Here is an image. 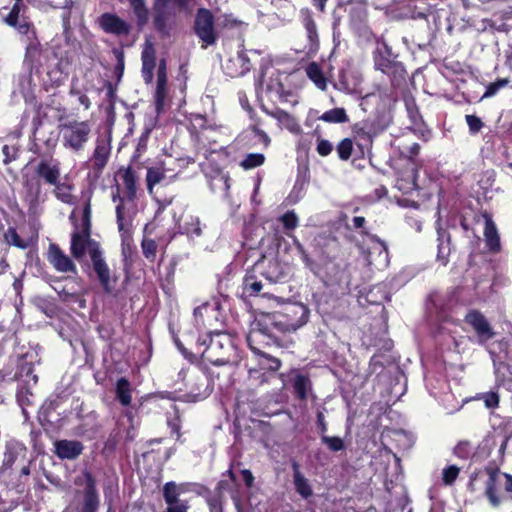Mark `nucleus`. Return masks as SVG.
<instances>
[{
    "label": "nucleus",
    "instance_id": "obj_1",
    "mask_svg": "<svg viewBox=\"0 0 512 512\" xmlns=\"http://www.w3.org/2000/svg\"><path fill=\"white\" fill-rule=\"evenodd\" d=\"M309 318V309L302 303H292L284 308L283 312L275 314H263L252 324L247 342L251 349L255 350L252 342L258 334L270 335L274 326L282 332H294L304 326Z\"/></svg>",
    "mask_w": 512,
    "mask_h": 512
},
{
    "label": "nucleus",
    "instance_id": "obj_2",
    "mask_svg": "<svg viewBox=\"0 0 512 512\" xmlns=\"http://www.w3.org/2000/svg\"><path fill=\"white\" fill-rule=\"evenodd\" d=\"M58 129L63 147L79 152L84 149L90 138L92 125L89 121H78L66 117L60 119Z\"/></svg>",
    "mask_w": 512,
    "mask_h": 512
},
{
    "label": "nucleus",
    "instance_id": "obj_3",
    "mask_svg": "<svg viewBox=\"0 0 512 512\" xmlns=\"http://www.w3.org/2000/svg\"><path fill=\"white\" fill-rule=\"evenodd\" d=\"M209 339V344L202 353L204 359L217 366L230 363V354L233 351L230 337L224 333L217 332L210 335Z\"/></svg>",
    "mask_w": 512,
    "mask_h": 512
},
{
    "label": "nucleus",
    "instance_id": "obj_4",
    "mask_svg": "<svg viewBox=\"0 0 512 512\" xmlns=\"http://www.w3.org/2000/svg\"><path fill=\"white\" fill-rule=\"evenodd\" d=\"M25 7L23 4L15 3L11 9L4 8L2 17L4 22L14 27L22 36L24 43L37 38L33 24L24 16Z\"/></svg>",
    "mask_w": 512,
    "mask_h": 512
},
{
    "label": "nucleus",
    "instance_id": "obj_5",
    "mask_svg": "<svg viewBox=\"0 0 512 512\" xmlns=\"http://www.w3.org/2000/svg\"><path fill=\"white\" fill-rule=\"evenodd\" d=\"M366 265H374L382 269L389 264V254L386 244L374 235H366V240L359 244Z\"/></svg>",
    "mask_w": 512,
    "mask_h": 512
},
{
    "label": "nucleus",
    "instance_id": "obj_6",
    "mask_svg": "<svg viewBox=\"0 0 512 512\" xmlns=\"http://www.w3.org/2000/svg\"><path fill=\"white\" fill-rule=\"evenodd\" d=\"M464 322L475 333L479 344H484L495 336L490 322L477 310H470L465 315Z\"/></svg>",
    "mask_w": 512,
    "mask_h": 512
},
{
    "label": "nucleus",
    "instance_id": "obj_7",
    "mask_svg": "<svg viewBox=\"0 0 512 512\" xmlns=\"http://www.w3.org/2000/svg\"><path fill=\"white\" fill-rule=\"evenodd\" d=\"M195 31L204 43V48L215 43L214 22L210 11L206 9H200L198 11L195 20Z\"/></svg>",
    "mask_w": 512,
    "mask_h": 512
},
{
    "label": "nucleus",
    "instance_id": "obj_8",
    "mask_svg": "<svg viewBox=\"0 0 512 512\" xmlns=\"http://www.w3.org/2000/svg\"><path fill=\"white\" fill-rule=\"evenodd\" d=\"M125 206L121 203L116 206V218L118 224V230L121 234L122 240V253L126 256L131 251L132 237L131 227L133 216L131 213L125 211Z\"/></svg>",
    "mask_w": 512,
    "mask_h": 512
},
{
    "label": "nucleus",
    "instance_id": "obj_9",
    "mask_svg": "<svg viewBox=\"0 0 512 512\" xmlns=\"http://www.w3.org/2000/svg\"><path fill=\"white\" fill-rule=\"evenodd\" d=\"M100 250L99 244L90 238V230L83 229L80 232H74L71 238V253L77 260L82 259L86 252L92 258V249Z\"/></svg>",
    "mask_w": 512,
    "mask_h": 512
},
{
    "label": "nucleus",
    "instance_id": "obj_10",
    "mask_svg": "<svg viewBox=\"0 0 512 512\" xmlns=\"http://www.w3.org/2000/svg\"><path fill=\"white\" fill-rule=\"evenodd\" d=\"M182 488L174 482H168L163 487V498L166 504V512H188L189 502L181 499Z\"/></svg>",
    "mask_w": 512,
    "mask_h": 512
},
{
    "label": "nucleus",
    "instance_id": "obj_11",
    "mask_svg": "<svg viewBox=\"0 0 512 512\" xmlns=\"http://www.w3.org/2000/svg\"><path fill=\"white\" fill-rule=\"evenodd\" d=\"M91 261L101 286L106 292L110 293L114 288L116 280L111 276L110 268L102 257V251L93 248Z\"/></svg>",
    "mask_w": 512,
    "mask_h": 512
},
{
    "label": "nucleus",
    "instance_id": "obj_12",
    "mask_svg": "<svg viewBox=\"0 0 512 512\" xmlns=\"http://www.w3.org/2000/svg\"><path fill=\"white\" fill-rule=\"evenodd\" d=\"M255 269L270 283H276L284 278V269L273 256H263L256 264Z\"/></svg>",
    "mask_w": 512,
    "mask_h": 512
},
{
    "label": "nucleus",
    "instance_id": "obj_13",
    "mask_svg": "<svg viewBox=\"0 0 512 512\" xmlns=\"http://www.w3.org/2000/svg\"><path fill=\"white\" fill-rule=\"evenodd\" d=\"M97 23L104 32L117 36L127 35L130 31V25L113 13L102 14Z\"/></svg>",
    "mask_w": 512,
    "mask_h": 512
},
{
    "label": "nucleus",
    "instance_id": "obj_14",
    "mask_svg": "<svg viewBox=\"0 0 512 512\" xmlns=\"http://www.w3.org/2000/svg\"><path fill=\"white\" fill-rule=\"evenodd\" d=\"M48 260L52 266L61 273H77L76 265L69 256L55 244H51L48 250Z\"/></svg>",
    "mask_w": 512,
    "mask_h": 512
},
{
    "label": "nucleus",
    "instance_id": "obj_15",
    "mask_svg": "<svg viewBox=\"0 0 512 512\" xmlns=\"http://www.w3.org/2000/svg\"><path fill=\"white\" fill-rule=\"evenodd\" d=\"M36 173L47 184L54 185L60 180V162L53 158H44L38 163Z\"/></svg>",
    "mask_w": 512,
    "mask_h": 512
},
{
    "label": "nucleus",
    "instance_id": "obj_16",
    "mask_svg": "<svg viewBox=\"0 0 512 512\" xmlns=\"http://www.w3.org/2000/svg\"><path fill=\"white\" fill-rule=\"evenodd\" d=\"M25 45L23 65L31 74L34 70L37 71L42 65V46L38 38L26 42Z\"/></svg>",
    "mask_w": 512,
    "mask_h": 512
},
{
    "label": "nucleus",
    "instance_id": "obj_17",
    "mask_svg": "<svg viewBox=\"0 0 512 512\" xmlns=\"http://www.w3.org/2000/svg\"><path fill=\"white\" fill-rule=\"evenodd\" d=\"M176 176L177 174L174 173V169L167 167L165 164L149 168L146 176L149 192L151 193L153 187L157 184L162 182H172Z\"/></svg>",
    "mask_w": 512,
    "mask_h": 512
},
{
    "label": "nucleus",
    "instance_id": "obj_18",
    "mask_svg": "<svg viewBox=\"0 0 512 512\" xmlns=\"http://www.w3.org/2000/svg\"><path fill=\"white\" fill-rule=\"evenodd\" d=\"M250 68V59L244 50H239L237 55L230 58L224 66L226 73L231 77L243 76Z\"/></svg>",
    "mask_w": 512,
    "mask_h": 512
},
{
    "label": "nucleus",
    "instance_id": "obj_19",
    "mask_svg": "<svg viewBox=\"0 0 512 512\" xmlns=\"http://www.w3.org/2000/svg\"><path fill=\"white\" fill-rule=\"evenodd\" d=\"M167 99V70L165 60H161L157 72V86L155 92L156 109L160 112L166 105Z\"/></svg>",
    "mask_w": 512,
    "mask_h": 512
},
{
    "label": "nucleus",
    "instance_id": "obj_20",
    "mask_svg": "<svg viewBox=\"0 0 512 512\" xmlns=\"http://www.w3.org/2000/svg\"><path fill=\"white\" fill-rule=\"evenodd\" d=\"M266 113L277 120L281 129H286L294 135H300L302 133V128L298 120L288 112L278 108L272 111H266Z\"/></svg>",
    "mask_w": 512,
    "mask_h": 512
},
{
    "label": "nucleus",
    "instance_id": "obj_21",
    "mask_svg": "<svg viewBox=\"0 0 512 512\" xmlns=\"http://www.w3.org/2000/svg\"><path fill=\"white\" fill-rule=\"evenodd\" d=\"M55 453L60 459L73 460L77 458L84 449L83 444L76 440H59L54 443Z\"/></svg>",
    "mask_w": 512,
    "mask_h": 512
},
{
    "label": "nucleus",
    "instance_id": "obj_22",
    "mask_svg": "<svg viewBox=\"0 0 512 512\" xmlns=\"http://www.w3.org/2000/svg\"><path fill=\"white\" fill-rule=\"evenodd\" d=\"M374 63L376 69L383 73H389L391 68L395 65V62L392 59V52L385 43L377 45L374 53Z\"/></svg>",
    "mask_w": 512,
    "mask_h": 512
},
{
    "label": "nucleus",
    "instance_id": "obj_23",
    "mask_svg": "<svg viewBox=\"0 0 512 512\" xmlns=\"http://www.w3.org/2000/svg\"><path fill=\"white\" fill-rule=\"evenodd\" d=\"M111 152V143L108 137H100L97 139L96 147L93 153L94 166L101 170L108 162Z\"/></svg>",
    "mask_w": 512,
    "mask_h": 512
},
{
    "label": "nucleus",
    "instance_id": "obj_24",
    "mask_svg": "<svg viewBox=\"0 0 512 512\" xmlns=\"http://www.w3.org/2000/svg\"><path fill=\"white\" fill-rule=\"evenodd\" d=\"M142 74L144 80L149 83L153 78V69L155 67V49L151 42L145 43L142 51Z\"/></svg>",
    "mask_w": 512,
    "mask_h": 512
},
{
    "label": "nucleus",
    "instance_id": "obj_25",
    "mask_svg": "<svg viewBox=\"0 0 512 512\" xmlns=\"http://www.w3.org/2000/svg\"><path fill=\"white\" fill-rule=\"evenodd\" d=\"M25 200L29 204V209L34 213L44 202L45 195L42 193L41 184L38 181L27 183Z\"/></svg>",
    "mask_w": 512,
    "mask_h": 512
},
{
    "label": "nucleus",
    "instance_id": "obj_26",
    "mask_svg": "<svg viewBox=\"0 0 512 512\" xmlns=\"http://www.w3.org/2000/svg\"><path fill=\"white\" fill-rule=\"evenodd\" d=\"M53 186V194L59 201L68 205L76 204V196L73 194L74 185L72 183L59 180Z\"/></svg>",
    "mask_w": 512,
    "mask_h": 512
},
{
    "label": "nucleus",
    "instance_id": "obj_27",
    "mask_svg": "<svg viewBox=\"0 0 512 512\" xmlns=\"http://www.w3.org/2000/svg\"><path fill=\"white\" fill-rule=\"evenodd\" d=\"M485 218V228H484V236L486 240V244L488 248L492 251H498L500 248V239L498 236V232L496 226L492 219L488 215H484Z\"/></svg>",
    "mask_w": 512,
    "mask_h": 512
},
{
    "label": "nucleus",
    "instance_id": "obj_28",
    "mask_svg": "<svg viewBox=\"0 0 512 512\" xmlns=\"http://www.w3.org/2000/svg\"><path fill=\"white\" fill-rule=\"evenodd\" d=\"M99 506L98 495L95 491V486L92 479L89 478L88 484L85 489L84 504L82 512H96Z\"/></svg>",
    "mask_w": 512,
    "mask_h": 512
},
{
    "label": "nucleus",
    "instance_id": "obj_29",
    "mask_svg": "<svg viewBox=\"0 0 512 512\" xmlns=\"http://www.w3.org/2000/svg\"><path fill=\"white\" fill-rule=\"evenodd\" d=\"M294 469V485L296 491L304 498H308L312 495V489L308 480L303 476L299 470V466L296 462L293 463Z\"/></svg>",
    "mask_w": 512,
    "mask_h": 512
},
{
    "label": "nucleus",
    "instance_id": "obj_30",
    "mask_svg": "<svg viewBox=\"0 0 512 512\" xmlns=\"http://www.w3.org/2000/svg\"><path fill=\"white\" fill-rule=\"evenodd\" d=\"M437 234H438V254L437 257L439 260L442 261V263H446L447 258L450 254L451 248H450V236L441 228H437Z\"/></svg>",
    "mask_w": 512,
    "mask_h": 512
},
{
    "label": "nucleus",
    "instance_id": "obj_31",
    "mask_svg": "<svg viewBox=\"0 0 512 512\" xmlns=\"http://www.w3.org/2000/svg\"><path fill=\"white\" fill-rule=\"evenodd\" d=\"M120 177L127 192L130 202H132L136 193V176L131 168H127L120 172Z\"/></svg>",
    "mask_w": 512,
    "mask_h": 512
},
{
    "label": "nucleus",
    "instance_id": "obj_32",
    "mask_svg": "<svg viewBox=\"0 0 512 512\" xmlns=\"http://www.w3.org/2000/svg\"><path fill=\"white\" fill-rule=\"evenodd\" d=\"M116 396L123 406H128L131 403V388L130 383L125 378H120L116 384Z\"/></svg>",
    "mask_w": 512,
    "mask_h": 512
},
{
    "label": "nucleus",
    "instance_id": "obj_33",
    "mask_svg": "<svg viewBox=\"0 0 512 512\" xmlns=\"http://www.w3.org/2000/svg\"><path fill=\"white\" fill-rule=\"evenodd\" d=\"M306 73L309 79L321 90H325L327 83L326 79L320 69L319 65L315 62L310 63L306 68Z\"/></svg>",
    "mask_w": 512,
    "mask_h": 512
},
{
    "label": "nucleus",
    "instance_id": "obj_34",
    "mask_svg": "<svg viewBox=\"0 0 512 512\" xmlns=\"http://www.w3.org/2000/svg\"><path fill=\"white\" fill-rule=\"evenodd\" d=\"M319 119L327 123H345L348 121V116L345 109L334 108L324 112Z\"/></svg>",
    "mask_w": 512,
    "mask_h": 512
},
{
    "label": "nucleus",
    "instance_id": "obj_35",
    "mask_svg": "<svg viewBox=\"0 0 512 512\" xmlns=\"http://www.w3.org/2000/svg\"><path fill=\"white\" fill-rule=\"evenodd\" d=\"M265 156L262 153H249L239 162V166L244 170H251L263 165Z\"/></svg>",
    "mask_w": 512,
    "mask_h": 512
},
{
    "label": "nucleus",
    "instance_id": "obj_36",
    "mask_svg": "<svg viewBox=\"0 0 512 512\" xmlns=\"http://www.w3.org/2000/svg\"><path fill=\"white\" fill-rule=\"evenodd\" d=\"M183 230L190 238L200 237L202 234L200 219L195 216H190L185 221Z\"/></svg>",
    "mask_w": 512,
    "mask_h": 512
},
{
    "label": "nucleus",
    "instance_id": "obj_37",
    "mask_svg": "<svg viewBox=\"0 0 512 512\" xmlns=\"http://www.w3.org/2000/svg\"><path fill=\"white\" fill-rule=\"evenodd\" d=\"M496 477L495 473H491L486 481V496L488 497L490 503L493 506H498L500 504V499L496 495Z\"/></svg>",
    "mask_w": 512,
    "mask_h": 512
},
{
    "label": "nucleus",
    "instance_id": "obj_38",
    "mask_svg": "<svg viewBox=\"0 0 512 512\" xmlns=\"http://www.w3.org/2000/svg\"><path fill=\"white\" fill-rule=\"evenodd\" d=\"M309 389H310L309 379L303 375L296 376V378L294 380V390L300 399H305L307 397Z\"/></svg>",
    "mask_w": 512,
    "mask_h": 512
},
{
    "label": "nucleus",
    "instance_id": "obj_39",
    "mask_svg": "<svg viewBox=\"0 0 512 512\" xmlns=\"http://www.w3.org/2000/svg\"><path fill=\"white\" fill-rule=\"evenodd\" d=\"M353 142L350 138L343 139L336 148L337 154L341 160H348L352 154Z\"/></svg>",
    "mask_w": 512,
    "mask_h": 512
},
{
    "label": "nucleus",
    "instance_id": "obj_40",
    "mask_svg": "<svg viewBox=\"0 0 512 512\" xmlns=\"http://www.w3.org/2000/svg\"><path fill=\"white\" fill-rule=\"evenodd\" d=\"M130 4L140 24H144L148 18V11L143 0H130Z\"/></svg>",
    "mask_w": 512,
    "mask_h": 512
},
{
    "label": "nucleus",
    "instance_id": "obj_41",
    "mask_svg": "<svg viewBox=\"0 0 512 512\" xmlns=\"http://www.w3.org/2000/svg\"><path fill=\"white\" fill-rule=\"evenodd\" d=\"M207 378L204 375H201L199 379H197V387L196 389H192V393L195 397V400L204 399L209 395V391L207 389Z\"/></svg>",
    "mask_w": 512,
    "mask_h": 512
},
{
    "label": "nucleus",
    "instance_id": "obj_42",
    "mask_svg": "<svg viewBox=\"0 0 512 512\" xmlns=\"http://www.w3.org/2000/svg\"><path fill=\"white\" fill-rule=\"evenodd\" d=\"M303 24L307 31V35L311 42L317 39V28L316 24L309 12L304 13Z\"/></svg>",
    "mask_w": 512,
    "mask_h": 512
},
{
    "label": "nucleus",
    "instance_id": "obj_43",
    "mask_svg": "<svg viewBox=\"0 0 512 512\" xmlns=\"http://www.w3.org/2000/svg\"><path fill=\"white\" fill-rule=\"evenodd\" d=\"M263 288L261 281L254 279L252 276H247L244 280V289L249 295H257Z\"/></svg>",
    "mask_w": 512,
    "mask_h": 512
},
{
    "label": "nucleus",
    "instance_id": "obj_44",
    "mask_svg": "<svg viewBox=\"0 0 512 512\" xmlns=\"http://www.w3.org/2000/svg\"><path fill=\"white\" fill-rule=\"evenodd\" d=\"M280 221L286 229L293 230L298 225V217L294 211H288L280 217Z\"/></svg>",
    "mask_w": 512,
    "mask_h": 512
},
{
    "label": "nucleus",
    "instance_id": "obj_45",
    "mask_svg": "<svg viewBox=\"0 0 512 512\" xmlns=\"http://www.w3.org/2000/svg\"><path fill=\"white\" fill-rule=\"evenodd\" d=\"M157 244L153 239L145 238L142 241V251L146 258L154 259L156 255Z\"/></svg>",
    "mask_w": 512,
    "mask_h": 512
},
{
    "label": "nucleus",
    "instance_id": "obj_46",
    "mask_svg": "<svg viewBox=\"0 0 512 512\" xmlns=\"http://www.w3.org/2000/svg\"><path fill=\"white\" fill-rule=\"evenodd\" d=\"M322 441L325 443L330 450L332 451H340L344 448V442L339 437H332V436H322Z\"/></svg>",
    "mask_w": 512,
    "mask_h": 512
},
{
    "label": "nucleus",
    "instance_id": "obj_47",
    "mask_svg": "<svg viewBox=\"0 0 512 512\" xmlns=\"http://www.w3.org/2000/svg\"><path fill=\"white\" fill-rule=\"evenodd\" d=\"M488 409H494L499 404V396L495 392L483 393L480 397Z\"/></svg>",
    "mask_w": 512,
    "mask_h": 512
},
{
    "label": "nucleus",
    "instance_id": "obj_48",
    "mask_svg": "<svg viewBox=\"0 0 512 512\" xmlns=\"http://www.w3.org/2000/svg\"><path fill=\"white\" fill-rule=\"evenodd\" d=\"M459 474V468L452 465L443 470V482L446 485H451Z\"/></svg>",
    "mask_w": 512,
    "mask_h": 512
},
{
    "label": "nucleus",
    "instance_id": "obj_49",
    "mask_svg": "<svg viewBox=\"0 0 512 512\" xmlns=\"http://www.w3.org/2000/svg\"><path fill=\"white\" fill-rule=\"evenodd\" d=\"M465 119L469 127V131L473 134L479 132L483 127L481 119L475 115H466Z\"/></svg>",
    "mask_w": 512,
    "mask_h": 512
},
{
    "label": "nucleus",
    "instance_id": "obj_50",
    "mask_svg": "<svg viewBox=\"0 0 512 512\" xmlns=\"http://www.w3.org/2000/svg\"><path fill=\"white\" fill-rule=\"evenodd\" d=\"M316 150L319 155L328 156L333 150V145L330 141L319 138L317 140Z\"/></svg>",
    "mask_w": 512,
    "mask_h": 512
},
{
    "label": "nucleus",
    "instance_id": "obj_51",
    "mask_svg": "<svg viewBox=\"0 0 512 512\" xmlns=\"http://www.w3.org/2000/svg\"><path fill=\"white\" fill-rule=\"evenodd\" d=\"M7 242L20 248H25L26 243L22 240L14 229H9L6 233Z\"/></svg>",
    "mask_w": 512,
    "mask_h": 512
},
{
    "label": "nucleus",
    "instance_id": "obj_52",
    "mask_svg": "<svg viewBox=\"0 0 512 512\" xmlns=\"http://www.w3.org/2000/svg\"><path fill=\"white\" fill-rule=\"evenodd\" d=\"M262 368L268 369L271 372L276 371L280 367V361L276 358H272L269 356H263V359L260 361Z\"/></svg>",
    "mask_w": 512,
    "mask_h": 512
},
{
    "label": "nucleus",
    "instance_id": "obj_53",
    "mask_svg": "<svg viewBox=\"0 0 512 512\" xmlns=\"http://www.w3.org/2000/svg\"><path fill=\"white\" fill-rule=\"evenodd\" d=\"M249 379L250 381H257L258 384H262L268 381V375L266 373H262L255 369L249 370Z\"/></svg>",
    "mask_w": 512,
    "mask_h": 512
},
{
    "label": "nucleus",
    "instance_id": "obj_54",
    "mask_svg": "<svg viewBox=\"0 0 512 512\" xmlns=\"http://www.w3.org/2000/svg\"><path fill=\"white\" fill-rule=\"evenodd\" d=\"M91 207L87 203L83 209V229L90 230Z\"/></svg>",
    "mask_w": 512,
    "mask_h": 512
},
{
    "label": "nucleus",
    "instance_id": "obj_55",
    "mask_svg": "<svg viewBox=\"0 0 512 512\" xmlns=\"http://www.w3.org/2000/svg\"><path fill=\"white\" fill-rule=\"evenodd\" d=\"M253 131L256 134V136H258L259 139L264 143L265 147H267L270 144V138L263 130L254 127Z\"/></svg>",
    "mask_w": 512,
    "mask_h": 512
},
{
    "label": "nucleus",
    "instance_id": "obj_56",
    "mask_svg": "<svg viewBox=\"0 0 512 512\" xmlns=\"http://www.w3.org/2000/svg\"><path fill=\"white\" fill-rule=\"evenodd\" d=\"M155 27L160 31H165L166 24L164 16L161 13H157L154 20Z\"/></svg>",
    "mask_w": 512,
    "mask_h": 512
},
{
    "label": "nucleus",
    "instance_id": "obj_57",
    "mask_svg": "<svg viewBox=\"0 0 512 512\" xmlns=\"http://www.w3.org/2000/svg\"><path fill=\"white\" fill-rule=\"evenodd\" d=\"M112 200H113V202H115V203H116V202H118L117 206H118L119 204H121V203H122V204L125 206V208H126V209H125L126 213H127V212H129V213H131V214L133 215V212H132V210H131V209H130V207H129V202H130V201L128 200V202H125L122 198H120V196H119V193H118V192H117L116 194H113V196H112Z\"/></svg>",
    "mask_w": 512,
    "mask_h": 512
},
{
    "label": "nucleus",
    "instance_id": "obj_58",
    "mask_svg": "<svg viewBox=\"0 0 512 512\" xmlns=\"http://www.w3.org/2000/svg\"><path fill=\"white\" fill-rule=\"evenodd\" d=\"M498 90H499V86H498V85H496V83H492V84H490V85L487 87V89H486V91H485V93H484V95H483V98H487V97H492V96H494V95L498 92Z\"/></svg>",
    "mask_w": 512,
    "mask_h": 512
},
{
    "label": "nucleus",
    "instance_id": "obj_59",
    "mask_svg": "<svg viewBox=\"0 0 512 512\" xmlns=\"http://www.w3.org/2000/svg\"><path fill=\"white\" fill-rule=\"evenodd\" d=\"M242 476H243V480L245 481L246 485L248 487L252 486L253 481H254V476L252 475L251 471L247 470V469L242 470Z\"/></svg>",
    "mask_w": 512,
    "mask_h": 512
},
{
    "label": "nucleus",
    "instance_id": "obj_60",
    "mask_svg": "<svg viewBox=\"0 0 512 512\" xmlns=\"http://www.w3.org/2000/svg\"><path fill=\"white\" fill-rule=\"evenodd\" d=\"M317 422L321 428V431L324 433L326 432L327 430V425H326V422H325V419H324V414L322 412H319L317 414Z\"/></svg>",
    "mask_w": 512,
    "mask_h": 512
},
{
    "label": "nucleus",
    "instance_id": "obj_61",
    "mask_svg": "<svg viewBox=\"0 0 512 512\" xmlns=\"http://www.w3.org/2000/svg\"><path fill=\"white\" fill-rule=\"evenodd\" d=\"M365 224V218L362 216H356L353 218V226L355 228H362Z\"/></svg>",
    "mask_w": 512,
    "mask_h": 512
},
{
    "label": "nucleus",
    "instance_id": "obj_62",
    "mask_svg": "<svg viewBox=\"0 0 512 512\" xmlns=\"http://www.w3.org/2000/svg\"><path fill=\"white\" fill-rule=\"evenodd\" d=\"M397 187L400 190H408V189L414 188L415 187V174H414V172H412L411 183L409 184L408 187H404L399 181L397 182Z\"/></svg>",
    "mask_w": 512,
    "mask_h": 512
},
{
    "label": "nucleus",
    "instance_id": "obj_63",
    "mask_svg": "<svg viewBox=\"0 0 512 512\" xmlns=\"http://www.w3.org/2000/svg\"><path fill=\"white\" fill-rule=\"evenodd\" d=\"M78 101L81 105H83L86 109L90 107L89 98L84 94H79Z\"/></svg>",
    "mask_w": 512,
    "mask_h": 512
},
{
    "label": "nucleus",
    "instance_id": "obj_64",
    "mask_svg": "<svg viewBox=\"0 0 512 512\" xmlns=\"http://www.w3.org/2000/svg\"><path fill=\"white\" fill-rule=\"evenodd\" d=\"M208 309V304L205 303L197 308L194 309V316L198 318L199 316H202L203 311Z\"/></svg>",
    "mask_w": 512,
    "mask_h": 512
}]
</instances>
